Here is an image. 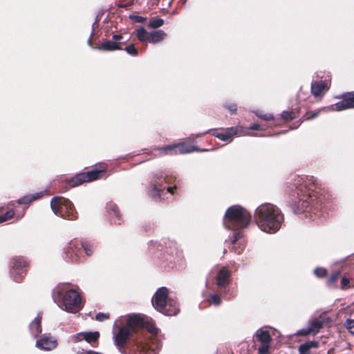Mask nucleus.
Wrapping results in <instances>:
<instances>
[{
  "label": "nucleus",
  "mask_w": 354,
  "mask_h": 354,
  "mask_svg": "<svg viewBox=\"0 0 354 354\" xmlns=\"http://www.w3.org/2000/svg\"><path fill=\"white\" fill-rule=\"evenodd\" d=\"M299 191L301 192V194L297 193L298 196L300 197L298 202V208L299 212H303L308 207L310 203L308 199L311 198L312 196L310 193L306 195V191H303L302 185H300Z\"/></svg>",
  "instance_id": "16"
},
{
  "label": "nucleus",
  "mask_w": 354,
  "mask_h": 354,
  "mask_svg": "<svg viewBox=\"0 0 354 354\" xmlns=\"http://www.w3.org/2000/svg\"><path fill=\"white\" fill-rule=\"evenodd\" d=\"M257 115L260 118L265 120H273V115L272 114H262V113H257Z\"/></svg>",
  "instance_id": "42"
},
{
  "label": "nucleus",
  "mask_w": 354,
  "mask_h": 354,
  "mask_svg": "<svg viewBox=\"0 0 354 354\" xmlns=\"http://www.w3.org/2000/svg\"><path fill=\"white\" fill-rule=\"evenodd\" d=\"M167 34L162 30H154L149 33L148 41L152 44L158 43L164 40Z\"/></svg>",
  "instance_id": "20"
},
{
  "label": "nucleus",
  "mask_w": 354,
  "mask_h": 354,
  "mask_svg": "<svg viewBox=\"0 0 354 354\" xmlns=\"http://www.w3.org/2000/svg\"><path fill=\"white\" fill-rule=\"evenodd\" d=\"M260 129V127L259 124H253L250 127V129L251 130H259Z\"/></svg>",
  "instance_id": "50"
},
{
  "label": "nucleus",
  "mask_w": 354,
  "mask_h": 354,
  "mask_svg": "<svg viewBox=\"0 0 354 354\" xmlns=\"http://www.w3.org/2000/svg\"><path fill=\"white\" fill-rule=\"evenodd\" d=\"M172 190H173V188H172V187H169L167 188V191H168V192H169V193H172V192H173V191H172Z\"/></svg>",
  "instance_id": "51"
},
{
  "label": "nucleus",
  "mask_w": 354,
  "mask_h": 354,
  "mask_svg": "<svg viewBox=\"0 0 354 354\" xmlns=\"http://www.w3.org/2000/svg\"><path fill=\"white\" fill-rule=\"evenodd\" d=\"M125 50L132 56H136L138 55V50L133 44L127 46Z\"/></svg>",
  "instance_id": "37"
},
{
  "label": "nucleus",
  "mask_w": 354,
  "mask_h": 354,
  "mask_svg": "<svg viewBox=\"0 0 354 354\" xmlns=\"http://www.w3.org/2000/svg\"><path fill=\"white\" fill-rule=\"evenodd\" d=\"M50 207L55 214L68 220L77 218V212L73 203L66 198L55 196L51 199Z\"/></svg>",
  "instance_id": "6"
},
{
  "label": "nucleus",
  "mask_w": 354,
  "mask_h": 354,
  "mask_svg": "<svg viewBox=\"0 0 354 354\" xmlns=\"http://www.w3.org/2000/svg\"><path fill=\"white\" fill-rule=\"evenodd\" d=\"M144 323L145 319L141 317L131 316L127 321V325L120 328L118 332L114 335L115 346L119 348H123L131 336L134 328Z\"/></svg>",
  "instance_id": "5"
},
{
  "label": "nucleus",
  "mask_w": 354,
  "mask_h": 354,
  "mask_svg": "<svg viewBox=\"0 0 354 354\" xmlns=\"http://www.w3.org/2000/svg\"><path fill=\"white\" fill-rule=\"evenodd\" d=\"M212 134L222 141L231 142L234 136H245L248 133V130H245L242 127H233L226 129L225 132L215 131Z\"/></svg>",
  "instance_id": "8"
},
{
  "label": "nucleus",
  "mask_w": 354,
  "mask_h": 354,
  "mask_svg": "<svg viewBox=\"0 0 354 354\" xmlns=\"http://www.w3.org/2000/svg\"><path fill=\"white\" fill-rule=\"evenodd\" d=\"M111 208L113 216H114L119 221V212L118 211L116 206L111 205Z\"/></svg>",
  "instance_id": "44"
},
{
  "label": "nucleus",
  "mask_w": 354,
  "mask_h": 354,
  "mask_svg": "<svg viewBox=\"0 0 354 354\" xmlns=\"http://www.w3.org/2000/svg\"><path fill=\"white\" fill-rule=\"evenodd\" d=\"M123 37L122 35H114L112 37L113 40L116 42H121L120 41L122 39Z\"/></svg>",
  "instance_id": "46"
},
{
  "label": "nucleus",
  "mask_w": 354,
  "mask_h": 354,
  "mask_svg": "<svg viewBox=\"0 0 354 354\" xmlns=\"http://www.w3.org/2000/svg\"><path fill=\"white\" fill-rule=\"evenodd\" d=\"M41 193H37L35 194L25 196L23 198L18 200V203L20 204H27L30 203L32 201L38 199L41 197Z\"/></svg>",
  "instance_id": "27"
},
{
  "label": "nucleus",
  "mask_w": 354,
  "mask_h": 354,
  "mask_svg": "<svg viewBox=\"0 0 354 354\" xmlns=\"http://www.w3.org/2000/svg\"><path fill=\"white\" fill-rule=\"evenodd\" d=\"M109 317V314L102 313H99L95 315L96 320H97L99 322L104 321V320L107 319Z\"/></svg>",
  "instance_id": "39"
},
{
  "label": "nucleus",
  "mask_w": 354,
  "mask_h": 354,
  "mask_svg": "<svg viewBox=\"0 0 354 354\" xmlns=\"http://www.w3.org/2000/svg\"><path fill=\"white\" fill-rule=\"evenodd\" d=\"M230 272L225 268L221 269L217 275V285L224 286L227 283Z\"/></svg>",
  "instance_id": "24"
},
{
  "label": "nucleus",
  "mask_w": 354,
  "mask_h": 354,
  "mask_svg": "<svg viewBox=\"0 0 354 354\" xmlns=\"http://www.w3.org/2000/svg\"><path fill=\"white\" fill-rule=\"evenodd\" d=\"M314 273L318 277H323L326 275L327 270L323 268H317L315 269Z\"/></svg>",
  "instance_id": "36"
},
{
  "label": "nucleus",
  "mask_w": 354,
  "mask_h": 354,
  "mask_svg": "<svg viewBox=\"0 0 354 354\" xmlns=\"http://www.w3.org/2000/svg\"><path fill=\"white\" fill-rule=\"evenodd\" d=\"M209 301L215 306H219L221 304V299L217 295H211Z\"/></svg>",
  "instance_id": "34"
},
{
  "label": "nucleus",
  "mask_w": 354,
  "mask_h": 354,
  "mask_svg": "<svg viewBox=\"0 0 354 354\" xmlns=\"http://www.w3.org/2000/svg\"><path fill=\"white\" fill-rule=\"evenodd\" d=\"M53 298L62 310L70 313H76L83 308L80 294L66 284L57 286L53 290Z\"/></svg>",
  "instance_id": "2"
},
{
  "label": "nucleus",
  "mask_w": 354,
  "mask_h": 354,
  "mask_svg": "<svg viewBox=\"0 0 354 354\" xmlns=\"http://www.w3.org/2000/svg\"><path fill=\"white\" fill-rule=\"evenodd\" d=\"M136 36L140 41H148L149 34L142 26L136 30Z\"/></svg>",
  "instance_id": "28"
},
{
  "label": "nucleus",
  "mask_w": 354,
  "mask_h": 354,
  "mask_svg": "<svg viewBox=\"0 0 354 354\" xmlns=\"http://www.w3.org/2000/svg\"><path fill=\"white\" fill-rule=\"evenodd\" d=\"M153 307L159 312L168 316L176 315L179 308L175 300L168 299V290L160 288L154 294L152 300Z\"/></svg>",
  "instance_id": "4"
},
{
  "label": "nucleus",
  "mask_w": 354,
  "mask_h": 354,
  "mask_svg": "<svg viewBox=\"0 0 354 354\" xmlns=\"http://www.w3.org/2000/svg\"><path fill=\"white\" fill-rule=\"evenodd\" d=\"M339 276V271L334 272L331 276L327 280V284L328 286H332L335 283V282L338 279Z\"/></svg>",
  "instance_id": "32"
},
{
  "label": "nucleus",
  "mask_w": 354,
  "mask_h": 354,
  "mask_svg": "<svg viewBox=\"0 0 354 354\" xmlns=\"http://www.w3.org/2000/svg\"><path fill=\"white\" fill-rule=\"evenodd\" d=\"M161 346L160 342L157 338H153L151 339L150 345L140 346L141 350L138 354H157Z\"/></svg>",
  "instance_id": "14"
},
{
  "label": "nucleus",
  "mask_w": 354,
  "mask_h": 354,
  "mask_svg": "<svg viewBox=\"0 0 354 354\" xmlns=\"http://www.w3.org/2000/svg\"><path fill=\"white\" fill-rule=\"evenodd\" d=\"M348 284H349V280L346 278V277H343L341 280V288L342 289H346L348 288Z\"/></svg>",
  "instance_id": "43"
},
{
  "label": "nucleus",
  "mask_w": 354,
  "mask_h": 354,
  "mask_svg": "<svg viewBox=\"0 0 354 354\" xmlns=\"http://www.w3.org/2000/svg\"><path fill=\"white\" fill-rule=\"evenodd\" d=\"M100 334L97 331L95 332H81L75 335H71L70 341L73 343H77L82 340H85L88 343H93L97 341Z\"/></svg>",
  "instance_id": "11"
},
{
  "label": "nucleus",
  "mask_w": 354,
  "mask_h": 354,
  "mask_svg": "<svg viewBox=\"0 0 354 354\" xmlns=\"http://www.w3.org/2000/svg\"><path fill=\"white\" fill-rule=\"evenodd\" d=\"M104 174V170H97L94 169L86 173H84V175L86 176V182L95 180L100 177H102Z\"/></svg>",
  "instance_id": "25"
},
{
  "label": "nucleus",
  "mask_w": 354,
  "mask_h": 354,
  "mask_svg": "<svg viewBox=\"0 0 354 354\" xmlns=\"http://www.w3.org/2000/svg\"><path fill=\"white\" fill-rule=\"evenodd\" d=\"M164 24V20L162 19H152L150 20L148 27L151 28H158Z\"/></svg>",
  "instance_id": "29"
},
{
  "label": "nucleus",
  "mask_w": 354,
  "mask_h": 354,
  "mask_svg": "<svg viewBox=\"0 0 354 354\" xmlns=\"http://www.w3.org/2000/svg\"><path fill=\"white\" fill-rule=\"evenodd\" d=\"M136 21L139 23H143L145 21V18L141 17V16H136L134 17Z\"/></svg>",
  "instance_id": "49"
},
{
  "label": "nucleus",
  "mask_w": 354,
  "mask_h": 354,
  "mask_svg": "<svg viewBox=\"0 0 354 354\" xmlns=\"http://www.w3.org/2000/svg\"><path fill=\"white\" fill-rule=\"evenodd\" d=\"M160 154H177V153H187L194 151L195 147L187 143H180L178 145H168L160 148Z\"/></svg>",
  "instance_id": "9"
},
{
  "label": "nucleus",
  "mask_w": 354,
  "mask_h": 354,
  "mask_svg": "<svg viewBox=\"0 0 354 354\" xmlns=\"http://www.w3.org/2000/svg\"><path fill=\"white\" fill-rule=\"evenodd\" d=\"M310 348L308 346V344L306 343L301 344L299 347V351L300 354H308Z\"/></svg>",
  "instance_id": "40"
},
{
  "label": "nucleus",
  "mask_w": 354,
  "mask_h": 354,
  "mask_svg": "<svg viewBox=\"0 0 354 354\" xmlns=\"http://www.w3.org/2000/svg\"><path fill=\"white\" fill-rule=\"evenodd\" d=\"M163 181L165 183L169 182L167 178H166V177H163L162 176H156L154 177L153 185L151 189L149 191V194L151 196V197L154 198H160V191L162 189L160 183Z\"/></svg>",
  "instance_id": "15"
},
{
  "label": "nucleus",
  "mask_w": 354,
  "mask_h": 354,
  "mask_svg": "<svg viewBox=\"0 0 354 354\" xmlns=\"http://www.w3.org/2000/svg\"><path fill=\"white\" fill-rule=\"evenodd\" d=\"M79 251L77 241L74 240L71 241L67 248H66V257L70 259L71 261H77L78 259L77 252Z\"/></svg>",
  "instance_id": "17"
},
{
  "label": "nucleus",
  "mask_w": 354,
  "mask_h": 354,
  "mask_svg": "<svg viewBox=\"0 0 354 354\" xmlns=\"http://www.w3.org/2000/svg\"><path fill=\"white\" fill-rule=\"evenodd\" d=\"M14 216V212L12 210L7 211L3 215L0 216V223L7 221L12 218Z\"/></svg>",
  "instance_id": "31"
},
{
  "label": "nucleus",
  "mask_w": 354,
  "mask_h": 354,
  "mask_svg": "<svg viewBox=\"0 0 354 354\" xmlns=\"http://www.w3.org/2000/svg\"><path fill=\"white\" fill-rule=\"evenodd\" d=\"M137 316H140L142 318L145 319V323L143 324L138 325L137 326L145 327L147 329V330L149 333L153 334H156L158 333V328L155 326L152 319L144 315H138Z\"/></svg>",
  "instance_id": "22"
},
{
  "label": "nucleus",
  "mask_w": 354,
  "mask_h": 354,
  "mask_svg": "<svg viewBox=\"0 0 354 354\" xmlns=\"http://www.w3.org/2000/svg\"><path fill=\"white\" fill-rule=\"evenodd\" d=\"M306 344H308V346L310 349L312 348H315L318 345V342L315 341L307 342Z\"/></svg>",
  "instance_id": "45"
},
{
  "label": "nucleus",
  "mask_w": 354,
  "mask_h": 354,
  "mask_svg": "<svg viewBox=\"0 0 354 354\" xmlns=\"http://www.w3.org/2000/svg\"><path fill=\"white\" fill-rule=\"evenodd\" d=\"M329 88V85L324 82H316L311 84V92L315 97L322 95Z\"/></svg>",
  "instance_id": "18"
},
{
  "label": "nucleus",
  "mask_w": 354,
  "mask_h": 354,
  "mask_svg": "<svg viewBox=\"0 0 354 354\" xmlns=\"http://www.w3.org/2000/svg\"><path fill=\"white\" fill-rule=\"evenodd\" d=\"M82 248L84 249L86 255L90 256L93 253V246L88 242H86V241L82 242Z\"/></svg>",
  "instance_id": "30"
},
{
  "label": "nucleus",
  "mask_w": 354,
  "mask_h": 354,
  "mask_svg": "<svg viewBox=\"0 0 354 354\" xmlns=\"http://www.w3.org/2000/svg\"><path fill=\"white\" fill-rule=\"evenodd\" d=\"M57 343L56 339L53 337L44 335L36 342V346L39 348L46 351H50L57 347Z\"/></svg>",
  "instance_id": "13"
},
{
  "label": "nucleus",
  "mask_w": 354,
  "mask_h": 354,
  "mask_svg": "<svg viewBox=\"0 0 354 354\" xmlns=\"http://www.w3.org/2000/svg\"><path fill=\"white\" fill-rule=\"evenodd\" d=\"M227 109L232 113H233L236 111V106L235 104H230L227 106Z\"/></svg>",
  "instance_id": "48"
},
{
  "label": "nucleus",
  "mask_w": 354,
  "mask_h": 354,
  "mask_svg": "<svg viewBox=\"0 0 354 354\" xmlns=\"http://www.w3.org/2000/svg\"><path fill=\"white\" fill-rule=\"evenodd\" d=\"M346 326L347 329L354 335V319H348L346 322Z\"/></svg>",
  "instance_id": "38"
},
{
  "label": "nucleus",
  "mask_w": 354,
  "mask_h": 354,
  "mask_svg": "<svg viewBox=\"0 0 354 354\" xmlns=\"http://www.w3.org/2000/svg\"><path fill=\"white\" fill-rule=\"evenodd\" d=\"M256 337L261 343H270L271 336L268 330L264 328H260L256 332Z\"/></svg>",
  "instance_id": "23"
},
{
  "label": "nucleus",
  "mask_w": 354,
  "mask_h": 354,
  "mask_svg": "<svg viewBox=\"0 0 354 354\" xmlns=\"http://www.w3.org/2000/svg\"><path fill=\"white\" fill-rule=\"evenodd\" d=\"M281 117L286 120H290L295 118V113L292 111H283Z\"/></svg>",
  "instance_id": "35"
},
{
  "label": "nucleus",
  "mask_w": 354,
  "mask_h": 354,
  "mask_svg": "<svg viewBox=\"0 0 354 354\" xmlns=\"http://www.w3.org/2000/svg\"><path fill=\"white\" fill-rule=\"evenodd\" d=\"M241 232H238L235 233L234 239L232 241V243H235L236 241H237L241 238Z\"/></svg>",
  "instance_id": "47"
},
{
  "label": "nucleus",
  "mask_w": 354,
  "mask_h": 354,
  "mask_svg": "<svg viewBox=\"0 0 354 354\" xmlns=\"http://www.w3.org/2000/svg\"><path fill=\"white\" fill-rule=\"evenodd\" d=\"M41 315L38 314L35 319L30 324V330L34 337H37L41 332Z\"/></svg>",
  "instance_id": "19"
},
{
  "label": "nucleus",
  "mask_w": 354,
  "mask_h": 354,
  "mask_svg": "<svg viewBox=\"0 0 354 354\" xmlns=\"http://www.w3.org/2000/svg\"><path fill=\"white\" fill-rule=\"evenodd\" d=\"M86 176L84 175V173L78 174L71 180L69 185L71 187L80 185L82 183L86 182Z\"/></svg>",
  "instance_id": "26"
},
{
  "label": "nucleus",
  "mask_w": 354,
  "mask_h": 354,
  "mask_svg": "<svg viewBox=\"0 0 354 354\" xmlns=\"http://www.w3.org/2000/svg\"><path fill=\"white\" fill-rule=\"evenodd\" d=\"M13 261L12 275L16 281H20L26 273L28 262L21 257L15 258Z\"/></svg>",
  "instance_id": "10"
},
{
  "label": "nucleus",
  "mask_w": 354,
  "mask_h": 354,
  "mask_svg": "<svg viewBox=\"0 0 354 354\" xmlns=\"http://www.w3.org/2000/svg\"><path fill=\"white\" fill-rule=\"evenodd\" d=\"M354 108V92L348 93L342 95V100L323 109L328 111H340Z\"/></svg>",
  "instance_id": "7"
},
{
  "label": "nucleus",
  "mask_w": 354,
  "mask_h": 354,
  "mask_svg": "<svg viewBox=\"0 0 354 354\" xmlns=\"http://www.w3.org/2000/svg\"><path fill=\"white\" fill-rule=\"evenodd\" d=\"M251 220V215L239 205H233L227 209L224 218L226 228L239 230L246 227Z\"/></svg>",
  "instance_id": "3"
},
{
  "label": "nucleus",
  "mask_w": 354,
  "mask_h": 354,
  "mask_svg": "<svg viewBox=\"0 0 354 354\" xmlns=\"http://www.w3.org/2000/svg\"><path fill=\"white\" fill-rule=\"evenodd\" d=\"M321 111H326V110L323 109V108H322V109H319V110H317V111H314V112L308 113L307 114V119H308V120H311V119H313V118H315L317 117V116H318V115L319 114V112H320Z\"/></svg>",
  "instance_id": "41"
},
{
  "label": "nucleus",
  "mask_w": 354,
  "mask_h": 354,
  "mask_svg": "<svg viewBox=\"0 0 354 354\" xmlns=\"http://www.w3.org/2000/svg\"><path fill=\"white\" fill-rule=\"evenodd\" d=\"M323 326V322L318 319H314L309 322L308 326L297 332V335H316Z\"/></svg>",
  "instance_id": "12"
},
{
  "label": "nucleus",
  "mask_w": 354,
  "mask_h": 354,
  "mask_svg": "<svg viewBox=\"0 0 354 354\" xmlns=\"http://www.w3.org/2000/svg\"><path fill=\"white\" fill-rule=\"evenodd\" d=\"M254 218L256 223L262 231L275 233L281 227L283 216L276 205L263 203L257 208Z\"/></svg>",
  "instance_id": "1"
},
{
  "label": "nucleus",
  "mask_w": 354,
  "mask_h": 354,
  "mask_svg": "<svg viewBox=\"0 0 354 354\" xmlns=\"http://www.w3.org/2000/svg\"><path fill=\"white\" fill-rule=\"evenodd\" d=\"M125 42H116L113 40L112 41H106L100 45V46L98 48L99 49H102L106 51H112L115 50H120L122 49V44H124Z\"/></svg>",
  "instance_id": "21"
},
{
  "label": "nucleus",
  "mask_w": 354,
  "mask_h": 354,
  "mask_svg": "<svg viewBox=\"0 0 354 354\" xmlns=\"http://www.w3.org/2000/svg\"><path fill=\"white\" fill-rule=\"evenodd\" d=\"M270 348V343H261L259 347V354H268Z\"/></svg>",
  "instance_id": "33"
}]
</instances>
